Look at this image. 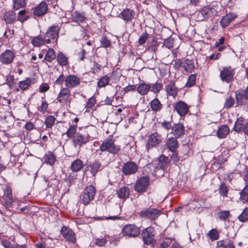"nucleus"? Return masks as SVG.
I'll use <instances>...</instances> for the list:
<instances>
[{"label": "nucleus", "instance_id": "nucleus-53", "mask_svg": "<svg viewBox=\"0 0 248 248\" xmlns=\"http://www.w3.org/2000/svg\"><path fill=\"white\" fill-rule=\"evenodd\" d=\"M201 13L202 16L205 18H207L211 16V14L210 13L209 7L208 6L204 7L202 9Z\"/></svg>", "mask_w": 248, "mask_h": 248}, {"label": "nucleus", "instance_id": "nucleus-55", "mask_svg": "<svg viewBox=\"0 0 248 248\" xmlns=\"http://www.w3.org/2000/svg\"><path fill=\"white\" fill-rule=\"evenodd\" d=\"M219 192L220 194L223 197H226L227 196V187L225 184L221 185L219 188Z\"/></svg>", "mask_w": 248, "mask_h": 248}, {"label": "nucleus", "instance_id": "nucleus-44", "mask_svg": "<svg viewBox=\"0 0 248 248\" xmlns=\"http://www.w3.org/2000/svg\"><path fill=\"white\" fill-rule=\"evenodd\" d=\"M163 87V84L160 82H156L152 84L151 86V92L154 93H157L161 90Z\"/></svg>", "mask_w": 248, "mask_h": 248}, {"label": "nucleus", "instance_id": "nucleus-17", "mask_svg": "<svg viewBox=\"0 0 248 248\" xmlns=\"http://www.w3.org/2000/svg\"><path fill=\"white\" fill-rule=\"evenodd\" d=\"M171 133L175 137L177 138H180L185 133L183 125L181 123L174 124L172 127Z\"/></svg>", "mask_w": 248, "mask_h": 248}, {"label": "nucleus", "instance_id": "nucleus-49", "mask_svg": "<svg viewBox=\"0 0 248 248\" xmlns=\"http://www.w3.org/2000/svg\"><path fill=\"white\" fill-rule=\"evenodd\" d=\"M196 75L195 74L191 75L185 85V87L189 88L193 86L196 82Z\"/></svg>", "mask_w": 248, "mask_h": 248}, {"label": "nucleus", "instance_id": "nucleus-11", "mask_svg": "<svg viewBox=\"0 0 248 248\" xmlns=\"http://www.w3.org/2000/svg\"><path fill=\"white\" fill-rule=\"evenodd\" d=\"M80 83V78L74 75H69L65 77V86L68 89L76 87Z\"/></svg>", "mask_w": 248, "mask_h": 248}, {"label": "nucleus", "instance_id": "nucleus-40", "mask_svg": "<svg viewBox=\"0 0 248 248\" xmlns=\"http://www.w3.org/2000/svg\"><path fill=\"white\" fill-rule=\"evenodd\" d=\"M1 241L4 248H26L25 245H17L16 247H14L13 245L7 240L3 239Z\"/></svg>", "mask_w": 248, "mask_h": 248}, {"label": "nucleus", "instance_id": "nucleus-1", "mask_svg": "<svg viewBox=\"0 0 248 248\" xmlns=\"http://www.w3.org/2000/svg\"><path fill=\"white\" fill-rule=\"evenodd\" d=\"M115 140L109 137L105 140L101 144L99 149L101 152L107 151L110 154H117L120 150V146L115 144Z\"/></svg>", "mask_w": 248, "mask_h": 248}, {"label": "nucleus", "instance_id": "nucleus-26", "mask_svg": "<svg viewBox=\"0 0 248 248\" xmlns=\"http://www.w3.org/2000/svg\"><path fill=\"white\" fill-rule=\"evenodd\" d=\"M216 248H235L233 242L229 239H225L217 242Z\"/></svg>", "mask_w": 248, "mask_h": 248}, {"label": "nucleus", "instance_id": "nucleus-45", "mask_svg": "<svg viewBox=\"0 0 248 248\" xmlns=\"http://www.w3.org/2000/svg\"><path fill=\"white\" fill-rule=\"evenodd\" d=\"M168 158L165 156H161L158 161V165L162 169H165L168 163Z\"/></svg>", "mask_w": 248, "mask_h": 248}, {"label": "nucleus", "instance_id": "nucleus-31", "mask_svg": "<svg viewBox=\"0 0 248 248\" xmlns=\"http://www.w3.org/2000/svg\"><path fill=\"white\" fill-rule=\"evenodd\" d=\"M71 18L73 22L78 23L83 22L86 19L83 13H79L78 12H74L71 15Z\"/></svg>", "mask_w": 248, "mask_h": 248}, {"label": "nucleus", "instance_id": "nucleus-27", "mask_svg": "<svg viewBox=\"0 0 248 248\" xmlns=\"http://www.w3.org/2000/svg\"><path fill=\"white\" fill-rule=\"evenodd\" d=\"M235 17L236 16L232 13L226 15L220 21V24L221 26L223 28L227 27Z\"/></svg>", "mask_w": 248, "mask_h": 248}, {"label": "nucleus", "instance_id": "nucleus-34", "mask_svg": "<svg viewBox=\"0 0 248 248\" xmlns=\"http://www.w3.org/2000/svg\"><path fill=\"white\" fill-rule=\"evenodd\" d=\"M83 162L79 159L74 160L71 164V169L73 171L77 172L83 168Z\"/></svg>", "mask_w": 248, "mask_h": 248}, {"label": "nucleus", "instance_id": "nucleus-41", "mask_svg": "<svg viewBox=\"0 0 248 248\" xmlns=\"http://www.w3.org/2000/svg\"><path fill=\"white\" fill-rule=\"evenodd\" d=\"M26 5V0H14L13 2V8L16 10L23 8Z\"/></svg>", "mask_w": 248, "mask_h": 248}, {"label": "nucleus", "instance_id": "nucleus-8", "mask_svg": "<svg viewBox=\"0 0 248 248\" xmlns=\"http://www.w3.org/2000/svg\"><path fill=\"white\" fill-rule=\"evenodd\" d=\"M149 185V179L146 177H141L137 181L134 189L138 192H144L147 189Z\"/></svg>", "mask_w": 248, "mask_h": 248}, {"label": "nucleus", "instance_id": "nucleus-6", "mask_svg": "<svg viewBox=\"0 0 248 248\" xmlns=\"http://www.w3.org/2000/svg\"><path fill=\"white\" fill-rule=\"evenodd\" d=\"M60 28L58 26H52L48 28L44 36L46 42L49 44L51 40L57 39L59 34Z\"/></svg>", "mask_w": 248, "mask_h": 248}, {"label": "nucleus", "instance_id": "nucleus-7", "mask_svg": "<svg viewBox=\"0 0 248 248\" xmlns=\"http://www.w3.org/2000/svg\"><path fill=\"white\" fill-rule=\"evenodd\" d=\"M140 229L135 225L128 224L124 226L122 232L124 235L128 237H136L140 235Z\"/></svg>", "mask_w": 248, "mask_h": 248}, {"label": "nucleus", "instance_id": "nucleus-20", "mask_svg": "<svg viewBox=\"0 0 248 248\" xmlns=\"http://www.w3.org/2000/svg\"><path fill=\"white\" fill-rule=\"evenodd\" d=\"M120 17L126 21H131L134 17L135 12L130 9H125L120 14Z\"/></svg>", "mask_w": 248, "mask_h": 248}, {"label": "nucleus", "instance_id": "nucleus-19", "mask_svg": "<svg viewBox=\"0 0 248 248\" xmlns=\"http://www.w3.org/2000/svg\"><path fill=\"white\" fill-rule=\"evenodd\" d=\"M91 173L94 176L99 171L103 169V166L99 160H95V162L88 166Z\"/></svg>", "mask_w": 248, "mask_h": 248}, {"label": "nucleus", "instance_id": "nucleus-33", "mask_svg": "<svg viewBox=\"0 0 248 248\" xmlns=\"http://www.w3.org/2000/svg\"><path fill=\"white\" fill-rule=\"evenodd\" d=\"M151 86L144 83L140 84L137 87L138 92L141 95L146 94L150 89Z\"/></svg>", "mask_w": 248, "mask_h": 248}, {"label": "nucleus", "instance_id": "nucleus-15", "mask_svg": "<svg viewBox=\"0 0 248 248\" xmlns=\"http://www.w3.org/2000/svg\"><path fill=\"white\" fill-rule=\"evenodd\" d=\"M61 234L67 240L71 243H75L76 242L75 233L70 228L63 226L61 229Z\"/></svg>", "mask_w": 248, "mask_h": 248}, {"label": "nucleus", "instance_id": "nucleus-12", "mask_svg": "<svg viewBox=\"0 0 248 248\" xmlns=\"http://www.w3.org/2000/svg\"><path fill=\"white\" fill-rule=\"evenodd\" d=\"M71 95L69 89L64 87L62 88L57 97V100L60 103L63 104L68 101L70 102L69 98Z\"/></svg>", "mask_w": 248, "mask_h": 248}, {"label": "nucleus", "instance_id": "nucleus-5", "mask_svg": "<svg viewBox=\"0 0 248 248\" xmlns=\"http://www.w3.org/2000/svg\"><path fill=\"white\" fill-rule=\"evenodd\" d=\"M161 214V211L155 208H148L141 211L140 216L141 217L147 218L151 220L156 219Z\"/></svg>", "mask_w": 248, "mask_h": 248}, {"label": "nucleus", "instance_id": "nucleus-18", "mask_svg": "<svg viewBox=\"0 0 248 248\" xmlns=\"http://www.w3.org/2000/svg\"><path fill=\"white\" fill-rule=\"evenodd\" d=\"M14 55L10 50H6L1 55V62L4 64H9L12 62L14 59Z\"/></svg>", "mask_w": 248, "mask_h": 248}, {"label": "nucleus", "instance_id": "nucleus-62", "mask_svg": "<svg viewBox=\"0 0 248 248\" xmlns=\"http://www.w3.org/2000/svg\"><path fill=\"white\" fill-rule=\"evenodd\" d=\"M208 6L209 7L210 13L211 14V16H215L217 14L218 9L216 6H214L213 5L212 6L209 5Z\"/></svg>", "mask_w": 248, "mask_h": 248}, {"label": "nucleus", "instance_id": "nucleus-21", "mask_svg": "<svg viewBox=\"0 0 248 248\" xmlns=\"http://www.w3.org/2000/svg\"><path fill=\"white\" fill-rule=\"evenodd\" d=\"M72 139L75 145H78L80 147L88 141L87 137L84 136L79 133L76 134Z\"/></svg>", "mask_w": 248, "mask_h": 248}, {"label": "nucleus", "instance_id": "nucleus-30", "mask_svg": "<svg viewBox=\"0 0 248 248\" xmlns=\"http://www.w3.org/2000/svg\"><path fill=\"white\" fill-rule=\"evenodd\" d=\"M31 43L33 46L37 47L47 44L46 42L44 36L42 35H39L37 37L33 38L31 40Z\"/></svg>", "mask_w": 248, "mask_h": 248}, {"label": "nucleus", "instance_id": "nucleus-39", "mask_svg": "<svg viewBox=\"0 0 248 248\" xmlns=\"http://www.w3.org/2000/svg\"><path fill=\"white\" fill-rule=\"evenodd\" d=\"M56 58V55L54 50L52 48H49L45 55V60L49 62L52 61Z\"/></svg>", "mask_w": 248, "mask_h": 248}, {"label": "nucleus", "instance_id": "nucleus-51", "mask_svg": "<svg viewBox=\"0 0 248 248\" xmlns=\"http://www.w3.org/2000/svg\"><path fill=\"white\" fill-rule=\"evenodd\" d=\"M55 118L52 116H48L46 117L45 121L46 126L47 128H50L54 124Z\"/></svg>", "mask_w": 248, "mask_h": 248}, {"label": "nucleus", "instance_id": "nucleus-59", "mask_svg": "<svg viewBox=\"0 0 248 248\" xmlns=\"http://www.w3.org/2000/svg\"><path fill=\"white\" fill-rule=\"evenodd\" d=\"M64 81L65 84V77L62 74L56 80L55 83L58 85H62L63 82Z\"/></svg>", "mask_w": 248, "mask_h": 248}, {"label": "nucleus", "instance_id": "nucleus-23", "mask_svg": "<svg viewBox=\"0 0 248 248\" xmlns=\"http://www.w3.org/2000/svg\"><path fill=\"white\" fill-rule=\"evenodd\" d=\"M176 137H171L167 139L166 144L170 151L174 152L178 148V141Z\"/></svg>", "mask_w": 248, "mask_h": 248}, {"label": "nucleus", "instance_id": "nucleus-28", "mask_svg": "<svg viewBox=\"0 0 248 248\" xmlns=\"http://www.w3.org/2000/svg\"><path fill=\"white\" fill-rule=\"evenodd\" d=\"M117 194L120 198L127 199L130 194V189L128 187L124 186L117 191Z\"/></svg>", "mask_w": 248, "mask_h": 248}, {"label": "nucleus", "instance_id": "nucleus-56", "mask_svg": "<svg viewBox=\"0 0 248 248\" xmlns=\"http://www.w3.org/2000/svg\"><path fill=\"white\" fill-rule=\"evenodd\" d=\"M107 241L104 238H98L95 239L94 243L99 247H103L106 244Z\"/></svg>", "mask_w": 248, "mask_h": 248}, {"label": "nucleus", "instance_id": "nucleus-13", "mask_svg": "<svg viewBox=\"0 0 248 248\" xmlns=\"http://www.w3.org/2000/svg\"><path fill=\"white\" fill-rule=\"evenodd\" d=\"M3 198L4 200V206L5 207L9 208L11 207L14 200L12 194V189L10 186H6L4 190Z\"/></svg>", "mask_w": 248, "mask_h": 248}, {"label": "nucleus", "instance_id": "nucleus-35", "mask_svg": "<svg viewBox=\"0 0 248 248\" xmlns=\"http://www.w3.org/2000/svg\"><path fill=\"white\" fill-rule=\"evenodd\" d=\"M57 61L58 63L61 66L66 65L68 62V57L61 52L58 54L57 56Z\"/></svg>", "mask_w": 248, "mask_h": 248}, {"label": "nucleus", "instance_id": "nucleus-48", "mask_svg": "<svg viewBox=\"0 0 248 248\" xmlns=\"http://www.w3.org/2000/svg\"><path fill=\"white\" fill-rule=\"evenodd\" d=\"M239 220L244 222L248 219V207L246 208L238 217Z\"/></svg>", "mask_w": 248, "mask_h": 248}, {"label": "nucleus", "instance_id": "nucleus-38", "mask_svg": "<svg viewBox=\"0 0 248 248\" xmlns=\"http://www.w3.org/2000/svg\"><path fill=\"white\" fill-rule=\"evenodd\" d=\"M109 81V77L108 75H105L99 79L97 83L98 86L99 88L105 87L108 84Z\"/></svg>", "mask_w": 248, "mask_h": 248}, {"label": "nucleus", "instance_id": "nucleus-42", "mask_svg": "<svg viewBox=\"0 0 248 248\" xmlns=\"http://www.w3.org/2000/svg\"><path fill=\"white\" fill-rule=\"evenodd\" d=\"M248 200V185L245 186V188L240 193V200L245 203Z\"/></svg>", "mask_w": 248, "mask_h": 248}, {"label": "nucleus", "instance_id": "nucleus-29", "mask_svg": "<svg viewBox=\"0 0 248 248\" xmlns=\"http://www.w3.org/2000/svg\"><path fill=\"white\" fill-rule=\"evenodd\" d=\"M229 127L226 125H223L218 128L217 134L218 138H224L229 133Z\"/></svg>", "mask_w": 248, "mask_h": 248}, {"label": "nucleus", "instance_id": "nucleus-63", "mask_svg": "<svg viewBox=\"0 0 248 248\" xmlns=\"http://www.w3.org/2000/svg\"><path fill=\"white\" fill-rule=\"evenodd\" d=\"M48 104L44 100L42 102L41 106L39 108V110L42 112H45L46 111Z\"/></svg>", "mask_w": 248, "mask_h": 248}, {"label": "nucleus", "instance_id": "nucleus-43", "mask_svg": "<svg viewBox=\"0 0 248 248\" xmlns=\"http://www.w3.org/2000/svg\"><path fill=\"white\" fill-rule=\"evenodd\" d=\"M77 129H76V126L74 125H70L69 128L68 129L67 131L65 133V134L66 135L67 137L68 138H73L75 135L77 134L76 133Z\"/></svg>", "mask_w": 248, "mask_h": 248}, {"label": "nucleus", "instance_id": "nucleus-16", "mask_svg": "<svg viewBox=\"0 0 248 248\" xmlns=\"http://www.w3.org/2000/svg\"><path fill=\"white\" fill-rule=\"evenodd\" d=\"M175 109L181 116H183L187 113L188 107L185 102L179 101L176 104Z\"/></svg>", "mask_w": 248, "mask_h": 248}, {"label": "nucleus", "instance_id": "nucleus-25", "mask_svg": "<svg viewBox=\"0 0 248 248\" xmlns=\"http://www.w3.org/2000/svg\"><path fill=\"white\" fill-rule=\"evenodd\" d=\"M248 123L245 119L241 117L238 118L234 126V130L237 132H242Z\"/></svg>", "mask_w": 248, "mask_h": 248}, {"label": "nucleus", "instance_id": "nucleus-32", "mask_svg": "<svg viewBox=\"0 0 248 248\" xmlns=\"http://www.w3.org/2000/svg\"><path fill=\"white\" fill-rule=\"evenodd\" d=\"M16 19V14L13 11L6 12L3 16V20L6 24H11Z\"/></svg>", "mask_w": 248, "mask_h": 248}, {"label": "nucleus", "instance_id": "nucleus-22", "mask_svg": "<svg viewBox=\"0 0 248 248\" xmlns=\"http://www.w3.org/2000/svg\"><path fill=\"white\" fill-rule=\"evenodd\" d=\"M166 91L167 94L175 97L177 95L178 89L176 87L174 82H171L166 86Z\"/></svg>", "mask_w": 248, "mask_h": 248}, {"label": "nucleus", "instance_id": "nucleus-24", "mask_svg": "<svg viewBox=\"0 0 248 248\" xmlns=\"http://www.w3.org/2000/svg\"><path fill=\"white\" fill-rule=\"evenodd\" d=\"M150 108L154 112L160 111L163 107V105L157 98H155L150 103Z\"/></svg>", "mask_w": 248, "mask_h": 248}, {"label": "nucleus", "instance_id": "nucleus-50", "mask_svg": "<svg viewBox=\"0 0 248 248\" xmlns=\"http://www.w3.org/2000/svg\"><path fill=\"white\" fill-rule=\"evenodd\" d=\"M31 80L29 78H27L25 80L19 81L18 82V86L22 90H25L28 88L31 84Z\"/></svg>", "mask_w": 248, "mask_h": 248}, {"label": "nucleus", "instance_id": "nucleus-37", "mask_svg": "<svg viewBox=\"0 0 248 248\" xmlns=\"http://www.w3.org/2000/svg\"><path fill=\"white\" fill-rule=\"evenodd\" d=\"M44 162L50 165H52L56 161L55 156L51 153L46 154L44 157Z\"/></svg>", "mask_w": 248, "mask_h": 248}, {"label": "nucleus", "instance_id": "nucleus-58", "mask_svg": "<svg viewBox=\"0 0 248 248\" xmlns=\"http://www.w3.org/2000/svg\"><path fill=\"white\" fill-rule=\"evenodd\" d=\"M26 10H21L18 13V16L17 17V20L20 21L21 22H24V21L26 20L28 18L29 16H27L25 18H23L22 17V16L24 15L26 13Z\"/></svg>", "mask_w": 248, "mask_h": 248}, {"label": "nucleus", "instance_id": "nucleus-10", "mask_svg": "<svg viewBox=\"0 0 248 248\" xmlns=\"http://www.w3.org/2000/svg\"><path fill=\"white\" fill-rule=\"evenodd\" d=\"M154 229L152 227H148L143 231L141 233L142 240L144 244L150 245L154 240Z\"/></svg>", "mask_w": 248, "mask_h": 248}, {"label": "nucleus", "instance_id": "nucleus-60", "mask_svg": "<svg viewBox=\"0 0 248 248\" xmlns=\"http://www.w3.org/2000/svg\"><path fill=\"white\" fill-rule=\"evenodd\" d=\"M95 103V99L94 97H92L89 99L87 104V107L88 108H92Z\"/></svg>", "mask_w": 248, "mask_h": 248}, {"label": "nucleus", "instance_id": "nucleus-47", "mask_svg": "<svg viewBox=\"0 0 248 248\" xmlns=\"http://www.w3.org/2000/svg\"><path fill=\"white\" fill-rule=\"evenodd\" d=\"M208 235L212 240H216L219 238V233L215 229H212L208 233Z\"/></svg>", "mask_w": 248, "mask_h": 248}, {"label": "nucleus", "instance_id": "nucleus-2", "mask_svg": "<svg viewBox=\"0 0 248 248\" xmlns=\"http://www.w3.org/2000/svg\"><path fill=\"white\" fill-rule=\"evenodd\" d=\"M162 138L160 134L156 132L150 134L146 144V148L148 152L154 147H156L162 142Z\"/></svg>", "mask_w": 248, "mask_h": 248}, {"label": "nucleus", "instance_id": "nucleus-52", "mask_svg": "<svg viewBox=\"0 0 248 248\" xmlns=\"http://www.w3.org/2000/svg\"><path fill=\"white\" fill-rule=\"evenodd\" d=\"M172 240L170 238H165L160 244V248H167L172 243Z\"/></svg>", "mask_w": 248, "mask_h": 248}, {"label": "nucleus", "instance_id": "nucleus-14", "mask_svg": "<svg viewBox=\"0 0 248 248\" xmlns=\"http://www.w3.org/2000/svg\"><path fill=\"white\" fill-rule=\"evenodd\" d=\"M48 10V5L45 1H42L32 9L33 14L37 16H41L46 14Z\"/></svg>", "mask_w": 248, "mask_h": 248}, {"label": "nucleus", "instance_id": "nucleus-3", "mask_svg": "<svg viewBox=\"0 0 248 248\" xmlns=\"http://www.w3.org/2000/svg\"><path fill=\"white\" fill-rule=\"evenodd\" d=\"M96 192L95 188L93 186H87L82 195L81 201L84 205H87L94 199Z\"/></svg>", "mask_w": 248, "mask_h": 248}, {"label": "nucleus", "instance_id": "nucleus-9", "mask_svg": "<svg viewBox=\"0 0 248 248\" xmlns=\"http://www.w3.org/2000/svg\"><path fill=\"white\" fill-rule=\"evenodd\" d=\"M137 164L133 161H128L124 164L122 166V171L125 175L135 174L138 170Z\"/></svg>", "mask_w": 248, "mask_h": 248}, {"label": "nucleus", "instance_id": "nucleus-54", "mask_svg": "<svg viewBox=\"0 0 248 248\" xmlns=\"http://www.w3.org/2000/svg\"><path fill=\"white\" fill-rule=\"evenodd\" d=\"M234 100L231 97L227 98L224 103V108H231L234 104Z\"/></svg>", "mask_w": 248, "mask_h": 248}, {"label": "nucleus", "instance_id": "nucleus-36", "mask_svg": "<svg viewBox=\"0 0 248 248\" xmlns=\"http://www.w3.org/2000/svg\"><path fill=\"white\" fill-rule=\"evenodd\" d=\"M183 67L186 72L191 73L194 68V62L191 60L186 59L183 62Z\"/></svg>", "mask_w": 248, "mask_h": 248}, {"label": "nucleus", "instance_id": "nucleus-46", "mask_svg": "<svg viewBox=\"0 0 248 248\" xmlns=\"http://www.w3.org/2000/svg\"><path fill=\"white\" fill-rule=\"evenodd\" d=\"M217 216L220 220L225 221L230 216V212L229 211H220L217 213Z\"/></svg>", "mask_w": 248, "mask_h": 248}, {"label": "nucleus", "instance_id": "nucleus-61", "mask_svg": "<svg viewBox=\"0 0 248 248\" xmlns=\"http://www.w3.org/2000/svg\"><path fill=\"white\" fill-rule=\"evenodd\" d=\"M163 44L164 46L168 48H172L173 46V43L172 40L169 39L165 40Z\"/></svg>", "mask_w": 248, "mask_h": 248}, {"label": "nucleus", "instance_id": "nucleus-57", "mask_svg": "<svg viewBox=\"0 0 248 248\" xmlns=\"http://www.w3.org/2000/svg\"><path fill=\"white\" fill-rule=\"evenodd\" d=\"M148 38V34L146 32H143L139 39V43L140 45L144 44Z\"/></svg>", "mask_w": 248, "mask_h": 248}, {"label": "nucleus", "instance_id": "nucleus-4", "mask_svg": "<svg viewBox=\"0 0 248 248\" xmlns=\"http://www.w3.org/2000/svg\"><path fill=\"white\" fill-rule=\"evenodd\" d=\"M234 75V69L231 66H226L220 70L219 76L222 81L230 83L233 80Z\"/></svg>", "mask_w": 248, "mask_h": 248}, {"label": "nucleus", "instance_id": "nucleus-64", "mask_svg": "<svg viewBox=\"0 0 248 248\" xmlns=\"http://www.w3.org/2000/svg\"><path fill=\"white\" fill-rule=\"evenodd\" d=\"M14 77L13 76H8L6 78L7 84L10 86L12 87L14 85Z\"/></svg>", "mask_w": 248, "mask_h": 248}]
</instances>
